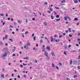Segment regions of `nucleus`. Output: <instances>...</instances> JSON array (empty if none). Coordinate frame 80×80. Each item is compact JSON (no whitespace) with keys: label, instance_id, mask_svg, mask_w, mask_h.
Instances as JSON below:
<instances>
[{"label":"nucleus","instance_id":"nucleus-1","mask_svg":"<svg viewBox=\"0 0 80 80\" xmlns=\"http://www.w3.org/2000/svg\"><path fill=\"white\" fill-rule=\"evenodd\" d=\"M27 45H25L24 48H26V49H28V46H30V44L29 42H28L26 44Z\"/></svg>","mask_w":80,"mask_h":80},{"label":"nucleus","instance_id":"nucleus-2","mask_svg":"<svg viewBox=\"0 0 80 80\" xmlns=\"http://www.w3.org/2000/svg\"><path fill=\"white\" fill-rule=\"evenodd\" d=\"M7 53L5 52L4 53V54H3L2 55V57H7Z\"/></svg>","mask_w":80,"mask_h":80},{"label":"nucleus","instance_id":"nucleus-3","mask_svg":"<svg viewBox=\"0 0 80 80\" xmlns=\"http://www.w3.org/2000/svg\"><path fill=\"white\" fill-rule=\"evenodd\" d=\"M51 54L52 56H55V53L53 51L51 52Z\"/></svg>","mask_w":80,"mask_h":80},{"label":"nucleus","instance_id":"nucleus-4","mask_svg":"<svg viewBox=\"0 0 80 80\" xmlns=\"http://www.w3.org/2000/svg\"><path fill=\"white\" fill-rule=\"evenodd\" d=\"M44 54L45 56H48V52H47L46 51H45L44 52Z\"/></svg>","mask_w":80,"mask_h":80},{"label":"nucleus","instance_id":"nucleus-5","mask_svg":"<svg viewBox=\"0 0 80 80\" xmlns=\"http://www.w3.org/2000/svg\"><path fill=\"white\" fill-rule=\"evenodd\" d=\"M1 78H2L3 79L4 78V74H1Z\"/></svg>","mask_w":80,"mask_h":80},{"label":"nucleus","instance_id":"nucleus-6","mask_svg":"<svg viewBox=\"0 0 80 80\" xmlns=\"http://www.w3.org/2000/svg\"><path fill=\"white\" fill-rule=\"evenodd\" d=\"M43 24L45 26H47V22H44Z\"/></svg>","mask_w":80,"mask_h":80},{"label":"nucleus","instance_id":"nucleus-7","mask_svg":"<svg viewBox=\"0 0 80 80\" xmlns=\"http://www.w3.org/2000/svg\"><path fill=\"white\" fill-rule=\"evenodd\" d=\"M47 49H48V51H50V47L49 46H47Z\"/></svg>","mask_w":80,"mask_h":80},{"label":"nucleus","instance_id":"nucleus-8","mask_svg":"<svg viewBox=\"0 0 80 80\" xmlns=\"http://www.w3.org/2000/svg\"><path fill=\"white\" fill-rule=\"evenodd\" d=\"M54 41H55L56 42H59V41H60V40L59 39H54Z\"/></svg>","mask_w":80,"mask_h":80},{"label":"nucleus","instance_id":"nucleus-9","mask_svg":"<svg viewBox=\"0 0 80 80\" xmlns=\"http://www.w3.org/2000/svg\"><path fill=\"white\" fill-rule=\"evenodd\" d=\"M8 48H3V50H6V51H7L8 50Z\"/></svg>","mask_w":80,"mask_h":80},{"label":"nucleus","instance_id":"nucleus-10","mask_svg":"<svg viewBox=\"0 0 80 80\" xmlns=\"http://www.w3.org/2000/svg\"><path fill=\"white\" fill-rule=\"evenodd\" d=\"M73 1L74 3H78V0H73Z\"/></svg>","mask_w":80,"mask_h":80},{"label":"nucleus","instance_id":"nucleus-11","mask_svg":"<svg viewBox=\"0 0 80 80\" xmlns=\"http://www.w3.org/2000/svg\"><path fill=\"white\" fill-rule=\"evenodd\" d=\"M46 59H47V60H49L50 59V57L48 55L46 56Z\"/></svg>","mask_w":80,"mask_h":80},{"label":"nucleus","instance_id":"nucleus-12","mask_svg":"<svg viewBox=\"0 0 80 80\" xmlns=\"http://www.w3.org/2000/svg\"><path fill=\"white\" fill-rule=\"evenodd\" d=\"M49 10H50V11H51V12H52V11H53V9H52V8H48Z\"/></svg>","mask_w":80,"mask_h":80},{"label":"nucleus","instance_id":"nucleus-13","mask_svg":"<svg viewBox=\"0 0 80 80\" xmlns=\"http://www.w3.org/2000/svg\"><path fill=\"white\" fill-rule=\"evenodd\" d=\"M43 40H42V39L40 41V43H43Z\"/></svg>","mask_w":80,"mask_h":80},{"label":"nucleus","instance_id":"nucleus-14","mask_svg":"<svg viewBox=\"0 0 80 80\" xmlns=\"http://www.w3.org/2000/svg\"><path fill=\"white\" fill-rule=\"evenodd\" d=\"M60 18H59V19H56V21H57V22H58V21H60Z\"/></svg>","mask_w":80,"mask_h":80},{"label":"nucleus","instance_id":"nucleus-15","mask_svg":"<svg viewBox=\"0 0 80 80\" xmlns=\"http://www.w3.org/2000/svg\"><path fill=\"white\" fill-rule=\"evenodd\" d=\"M52 67H55V64H53V62H52Z\"/></svg>","mask_w":80,"mask_h":80},{"label":"nucleus","instance_id":"nucleus-16","mask_svg":"<svg viewBox=\"0 0 80 80\" xmlns=\"http://www.w3.org/2000/svg\"><path fill=\"white\" fill-rule=\"evenodd\" d=\"M34 41H35L36 40V36H34L33 38Z\"/></svg>","mask_w":80,"mask_h":80},{"label":"nucleus","instance_id":"nucleus-17","mask_svg":"<svg viewBox=\"0 0 80 80\" xmlns=\"http://www.w3.org/2000/svg\"><path fill=\"white\" fill-rule=\"evenodd\" d=\"M68 20H69V21H70L72 19H71L70 18V17L68 16Z\"/></svg>","mask_w":80,"mask_h":80},{"label":"nucleus","instance_id":"nucleus-18","mask_svg":"<svg viewBox=\"0 0 80 80\" xmlns=\"http://www.w3.org/2000/svg\"><path fill=\"white\" fill-rule=\"evenodd\" d=\"M23 59H26V60H28V57H26V58H24Z\"/></svg>","mask_w":80,"mask_h":80},{"label":"nucleus","instance_id":"nucleus-19","mask_svg":"<svg viewBox=\"0 0 80 80\" xmlns=\"http://www.w3.org/2000/svg\"><path fill=\"white\" fill-rule=\"evenodd\" d=\"M47 13H51V12L49 10H48L47 11Z\"/></svg>","mask_w":80,"mask_h":80},{"label":"nucleus","instance_id":"nucleus-20","mask_svg":"<svg viewBox=\"0 0 80 80\" xmlns=\"http://www.w3.org/2000/svg\"><path fill=\"white\" fill-rule=\"evenodd\" d=\"M51 40V42H54V40H53V39H52Z\"/></svg>","mask_w":80,"mask_h":80},{"label":"nucleus","instance_id":"nucleus-21","mask_svg":"<svg viewBox=\"0 0 80 80\" xmlns=\"http://www.w3.org/2000/svg\"><path fill=\"white\" fill-rule=\"evenodd\" d=\"M0 44L1 45H3V42L1 41H0Z\"/></svg>","mask_w":80,"mask_h":80},{"label":"nucleus","instance_id":"nucleus-22","mask_svg":"<svg viewBox=\"0 0 80 80\" xmlns=\"http://www.w3.org/2000/svg\"><path fill=\"white\" fill-rule=\"evenodd\" d=\"M64 19L65 20H67V17L65 16L64 17Z\"/></svg>","mask_w":80,"mask_h":80},{"label":"nucleus","instance_id":"nucleus-23","mask_svg":"<svg viewBox=\"0 0 80 80\" xmlns=\"http://www.w3.org/2000/svg\"><path fill=\"white\" fill-rule=\"evenodd\" d=\"M73 77L74 78H77V76L76 75H74L73 76Z\"/></svg>","mask_w":80,"mask_h":80},{"label":"nucleus","instance_id":"nucleus-24","mask_svg":"<svg viewBox=\"0 0 80 80\" xmlns=\"http://www.w3.org/2000/svg\"><path fill=\"white\" fill-rule=\"evenodd\" d=\"M70 65H72V60H71L70 61Z\"/></svg>","mask_w":80,"mask_h":80},{"label":"nucleus","instance_id":"nucleus-25","mask_svg":"<svg viewBox=\"0 0 80 80\" xmlns=\"http://www.w3.org/2000/svg\"><path fill=\"white\" fill-rule=\"evenodd\" d=\"M58 37V35H57L56 34L54 36V37H55V38H56V37Z\"/></svg>","mask_w":80,"mask_h":80},{"label":"nucleus","instance_id":"nucleus-26","mask_svg":"<svg viewBox=\"0 0 80 80\" xmlns=\"http://www.w3.org/2000/svg\"><path fill=\"white\" fill-rule=\"evenodd\" d=\"M59 65H60V66H62V63H60V62H59Z\"/></svg>","mask_w":80,"mask_h":80},{"label":"nucleus","instance_id":"nucleus-27","mask_svg":"<svg viewBox=\"0 0 80 80\" xmlns=\"http://www.w3.org/2000/svg\"><path fill=\"white\" fill-rule=\"evenodd\" d=\"M74 20H75V21H77V20H78V19L77 18H74Z\"/></svg>","mask_w":80,"mask_h":80},{"label":"nucleus","instance_id":"nucleus-28","mask_svg":"<svg viewBox=\"0 0 80 80\" xmlns=\"http://www.w3.org/2000/svg\"><path fill=\"white\" fill-rule=\"evenodd\" d=\"M44 5H47L48 4V3L47 2H45V3H44Z\"/></svg>","mask_w":80,"mask_h":80},{"label":"nucleus","instance_id":"nucleus-29","mask_svg":"<svg viewBox=\"0 0 80 80\" xmlns=\"http://www.w3.org/2000/svg\"><path fill=\"white\" fill-rule=\"evenodd\" d=\"M71 52H76V51L73 50V51H72Z\"/></svg>","mask_w":80,"mask_h":80},{"label":"nucleus","instance_id":"nucleus-30","mask_svg":"<svg viewBox=\"0 0 80 80\" xmlns=\"http://www.w3.org/2000/svg\"><path fill=\"white\" fill-rule=\"evenodd\" d=\"M0 15L1 16H4V15H3V13L0 14Z\"/></svg>","mask_w":80,"mask_h":80},{"label":"nucleus","instance_id":"nucleus-31","mask_svg":"<svg viewBox=\"0 0 80 80\" xmlns=\"http://www.w3.org/2000/svg\"><path fill=\"white\" fill-rule=\"evenodd\" d=\"M68 30L69 32H71V29L70 28L68 29Z\"/></svg>","mask_w":80,"mask_h":80},{"label":"nucleus","instance_id":"nucleus-32","mask_svg":"<svg viewBox=\"0 0 80 80\" xmlns=\"http://www.w3.org/2000/svg\"><path fill=\"white\" fill-rule=\"evenodd\" d=\"M59 17L60 16H59V15H56V18H59Z\"/></svg>","mask_w":80,"mask_h":80},{"label":"nucleus","instance_id":"nucleus-33","mask_svg":"<svg viewBox=\"0 0 80 80\" xmlns=\"http://www.w3.org/2000/svg\"><path fill=\"white\" fill-rule=\"evenodd\" d=\"M17 21H18V23H21V22H20V21L18 20H17Z\"/></svg>","mask_w":80,"mask_h":80},{"label":"nucleus","instance_id":"nucleus-34","mask_svg":"<svg viewBox=\"0 0 80 80\" xmlns=\"http://www.w3.org/2000/svg\"><path fill=\"white\" fill-rule=\"evenodd\" d=\"M6 35L5 37L4 38L6 39H7V37H8V36L7 35Z\"/></svg>","mask_w":80,"mask_h":80},{"label":"nucleus","instance_id":"nucleus-35","mask_svg":"<svg viewBox=\"0 0 80 80\" xmlns=\"http://www.w3.org/2000/svg\"><path fill=\"white\" fill-rule=\"evenodd\" d=\"M27 33H28V32L27 31L25 33V34H27Z\"/></svg>","mask_w":80,"mask_h":80},{"label":"nucleus","instance_id":"nucleus-36","mask_svg":"<svg viewBox=\"0 0 80 80\" xmlns=\"http://www.w3.org/2000/svg\"><path fill=\"white\" fill-rule=\"evenodd\" d=\"M55 8L56 9H58V10H59V9H60V8H57V7H55Z\"/></svg>","mask_w":80,"mask_h":80},{"label":"nucleus","instance_id":"nucleus-37","mask_svg":"<svg viewBox=\"0 0 80 80\" xmlns=\"http://www.w3.org/2000/svg\"><path fill=\"white\" fill-rule=\"evenodd\" d=\"M62 37H63V36H62V35H60V36H59V38H61Z\"/></svg>","mask_w":80,"mask_h":80},{"label":"nucleus","instance_id":"nucleus-38","mask_svg":"<svg viewBox=\"0 0 80 80\" xmlns=\"http://www.w3.org/2000/svg\"><path fill=\"white\" fill-rule=\"evenodd\" d=\"M65 0H63V1H61V3H63L65 2Z\"/></svg>","mask_w":80,"mask_h":80},{"label":"nucleus","instance_id":"nucleus-39","mask_svg":"<svg viewBox=\"0 0 80 80\" xmlns=\"http://www.w3.org/2000/svg\"><path fill=\"white\" fill-rule=\"evenodd\" d=\"M67 47H68V46H66L65 47H64L65 49H67Z\"/></svg>","mask_w":80,"mask_h":80},{"label":"nucleus","instance_id":"nucleus-40","mask_svg":"<svg viewBox=\"0 0 80 80\" xmlns=\"http://www.w3.org/2000/svg\"><path fill=\"white\" fill-rule=\"evenodd\" d=\"M18 78H20V75H18Z\"/></svg>","mask_w":80,"mask_h":80},{"label":"nucleus","instance_id":"nucleus-41","mask_svg":"<svg viewBox=\"0 0 80 80\" xmlns=\"http://www.w3.org/2000/svg\"><path fill=\"white\" fill-rule=\"evenodd\" d=\"M9 40L11 41V42H13V41L12 40V39H9Z\"/></svg>","mask_w":80,"mask_h":80},{"label":"nucleus","instance_id":"nucleus-42","mask_svg":"<svg viewBox=\"0 0 80 80\" xmlns=\"http://www.w3.org/2000/svg\"><path fill=\"white\" fill-rule=\"evenodd\" d=\"M78 69H80V66H78Z\"/></svg>","mask_w":80,"mask_h":80},{"label":"nucleus","instance_id":"nucleus-43","mask_svg":"<svg viewBox=\"0 0 80 80\" xmlns=\"http://www.w3.org/2000/svg\"><path fill=\"white\" fill-rule=\"evenodd\" d=\"M51 19L53 20V16L52 15H51Z\"/></svg>","mask_w":80,"mask_h":80},{"label":"nucleus","instance_id":"nucleus-44","mask_svg":"<svg viewBox=\"0 0 80 80\" xmlns=\"http://www.w3.org/2000/svg\"><path fill=\"white\" fill-rule=\"evenodd\" d=\"M12 56V57H15V54H13Z\"/></svg>","mask_w":80,"mask_h":80},{"label":"nucleus","instance_id":"nucleus-45","mask_svg":"<svg viewBox=\"0 0 80 80\" xmlns=\"http://www.w3.org/2000/svg\"><path fill=\"white\" fill-rule=\"evenodd\" d=\"M56 67L57 69H58V70H59V68H58V66H56Z\"/></svg>","mask_w":80,"mask_h":80},{"label":"nucleus","instance_id":"nucleus-46","mask_svg":"<svg viewBox=\"0 0 80 80\" xmlns=\"http://www.w3.org/2000/svg\"><path fill=\"white\" fill-rule=\"evenodd\" d=\"M17 23L16 22L14 23V25H17Z\"/></svg>","mask_w":80,"mask_h":80},{"label":"nucleus","instance_id":"nucleus-47","mask_svg":"<svg viewBox=\"0 0 80 80\" xmlns=\"http://www.w3.org/2000/svg\"><path fill=\"white\" fill-rule=\"evenodd\" d=\"M13 27V26H9V28H12Z\"/></svg>","mask_w":80,"mask_h":80},{"label":"nucleus","instance_id":"nucleus-48","mask_svg":"<svg viewBox=\"0 0 80 80\" xmlns=\"http://www.w3.org/2000/svg\"><path fill=\"white\" fill-rule=\"evenodd\" d=\"M23 76L25 78H26V75H24Z\"/></svg>","mask_w":80,"mask_h":80},{"label":"nucleus","instance_id":"nucleus-49","mask_svg":"<svg viewBox=\"0 0 80 80\" xmlns=\"http://www.w3.org/2000/svg\"><path fill=\"white\" fill-rule=\"evenodd\" d=\"M64 53L65 55H67V53H66V52L65 51L64 52Z\"/></svg>","mask_w":80,"mask_h":80},{"label":"nucleus","instance_id":"nucleus-50","mask_svg":"<svg viewBox=\"0 0 80 80\" xmlns=\"http://www.w3.org/2000/svg\"><path fill=\"white\" fill-rule=\"evenodd\" d=\"M76 46H77V47H78V46H79V44H77L76 45Z\"/></svg>","mask_w":80,"mask_h":80},{"label":"nucleus","instance_id":"nucleus-51","mask_svg":"<svg viewBox=\"0 0 80 80\" xmlns=\"http://www.w3.org/2000/svg\"><path fill=\"white\" fill-rule=\"evenodd\" d=\"M16 31H17V32H18V29L17 28L16 29Z\"/></svg>","mask_w":80,"mask_h":80},{"label":"nucleus","instance_id":"nucleus-52","mask_svg":"<svg viewBox=\"0 0 80 80\" xmlns=\"http://www.w3.org/2000/svg\"><path fill=\"white\" fill-rule=\"evenodd\" d=\"M5 22H3L2 23V25H4L5 24Z\"/></svg>","mask_w":80,"mask_h":80},{"label":"nucleus","instance_id":"nucleus-53","mask_svg":"<svg viewBox=\"0 0 80 80\" xmlns=\"http://www.w3.org/2000/svg\"><path fill=\"white\" fill-rule=\"evenodd\" d=\"M22 72H23V73H25V71H22Z\"/></svg>","mask_w":80,"mask_h":80},{"label":"nucleus","instance_id":"nucleus-54","mask_svg":"<svg viewBox=\"0 0 80 80\" xmlns=\"http://www.w3.org/2000/svg\"><path fill=\"white\" fill-rule=\"evenodd\" d=\"M14 75V74H13V73H12V77H13V75Z\"/></svg>","mask_w":80,"mask_h":80},{"label":"nucleus","instance_id":"nucleus-55","mask_svg":"<svg viewBox=\"0 0 80 80\" xmlns=\"http://www.w3.org/2000/svg\"><path fill=\"white\" fill-rule=\"evenodd\" d=\"M78 36H80V33H79V32H78Z\"/></svg>","mask_w":80,"mask_h":80},{"label":"nucleus","instance_id":"nucleus-56","mask_svg":"<svg viewBox=\"0 0 80 80\" xmlns=\"http://www.w3.org/2000/svg\"><path fill=\"white\" fill-rule=\"evenodd\" d=\"M53 39V37H52V36H51V39Z\"/></svg>","mask_w":80,"mask_h":80},{"label":"nucleus","instance_id":"nucleus-57","mask_svg":"<svg viewBox=\"0 0 80 80\" xmlns=\"http://www.w3.org/2000/svg\"><path fill=\"white\" fill-rule=\"evenodd\" d=\"M67 80H70V78H68L66 79Z\"/></svg>","mask_w":80,"mask_h":80},{"label":"nucleus","instance_id":"nucleus-58","mask_svg":"<svg viewBox=\"0 0 80 80\" xmlns=\"http://www.w3.org/2000/svg\"><path fill=\"white\" fill-rule=\"evenodd\" d=\"M5 71V69L3 68L2 69V72H4Z\"/></svg>","mask_w":80,"mask_h":80},{"label":"nucleus","instance_id":"nucleus-59","mask_svg":"<svg viewBox=\"0 0 80 80\" xmlns=\"http://www.w3.org/2000/svg\"><path fill=\"white\" fill-rule=\"evenodd\" d=\"M36 47H38V43H37L36 44Z\"/></svg>","mask_w":80,"mask_h":80},{"label":"nucleus","instance_id":"nucleus-60","mask_svg":"<svg viewBox=\"0 0 80 80\" xmlns=\"http://www.w3.org/2000/svg\"><path fill=\"white\" fill-rule=\"evenodd\" d=\"M45 39L47 40H48V38H47V37H45Z\"/></svg>","mask_w":80,"mask_h":80},{"label":"nucleus","instance_id":"nucleus-61","mask_svg":"<svg viewBox=\"0 0 80 80\" xmlns=\"http://www.w3.org/2000/svg\"><path fill=\"white\" fill-rule=\"evenodd\" d=\"M79 25V23L77 22V25Z\"/></svg>","mask_w":80,"mask_h":80},{"label":"nucleus","instance_id":"nucleus-62","mask_svg":"<svg viewBox=\"0 0 80 80\" xmlns=\"http://www.w3.org/2000/svg\"><path fill=\"white\" fill-rule=\"evenodd\" d=\"M72 32H73V33H74V32H75V30H72Z\"/></svg>","mask_w":80,"mask_h":80},{"label":"nucleus","instance_id":"nucleus-63","mask_svg":"<svg viewBox=\"0 0 80 80\" xmlns=\"http://www.w3.org/2000/svg\"><path fill=\"white\" fill-rule=\"evenodd\" d=\"M15 50V49H12V51L14 52Z\"/></svg>","mask_w":80,"mask_h":80},{"label":"nucleus","instance_id":"nucleus-64","mask_svg":"<svg viewBox=\"0 0 80 80\" xmlns=\"http://www.w3.org/2000/svg\"><path fill=\"white\" fill-rule=\"evenodd\" d=\"M36 14L35 15V16H37L38 14L37 13H36Z\"/></svg>","mask_w":80,"mask_h":80}]
</instances>
